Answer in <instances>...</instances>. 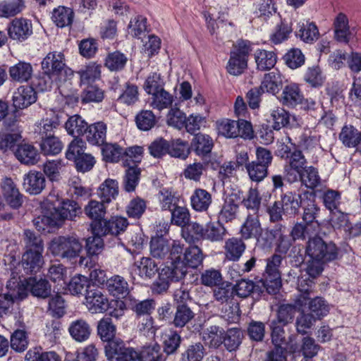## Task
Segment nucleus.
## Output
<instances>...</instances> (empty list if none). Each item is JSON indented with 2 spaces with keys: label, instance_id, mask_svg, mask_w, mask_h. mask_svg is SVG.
I'll use <instances>...</instances> for the list:
<instances>
[{
  "label": "nucleus",
  "instance_id": "obj_13",
  "mask_svg": "<svg viewBox=\"0 0 361 361\" xmlns=\"http://www.w3.org/2000/svg\"><path fill=\"white\" fill-rule=\"evenodd\" d=\"M307 160L300 150L295 147V172L299 174L301 183L307 188L314 190L320 183L317 170L313 166H307Z\"/></svg>",
  "mask_w": 361,
  "mask_h": 361
},
{
  "label": "nucleus",
  "instance_id": "obj_48",
  "mask_svg": "<svg viewBox=\"0 0 361 361\" xmlns=\"http://www.w3.org/2000/svg\"><path fill=\"white\" fill-rule=\"evenodd\" d=\"M157 196L163 211H171L179 204L180 197L169 188H161Z\"/></svg>",
  "mask_w": 361,
  "mask_h": 361
},
{
  "label": "nucleus",
  "instance_id": "obj_30",
  "mask_svg": "<svg viewBox=\"0 0 361 361\" xmlns=\"http://www.w3.org/2000/svg\"><path fill=\"white\" fill-rule=\"evenodd\" d=\"M64 81L44 71L39 73L32 80V87L39 92L50 91L54 87H59Z\"/></svg>",
  "mask_w": 361,
  "mask_h": 361
},
{
  "label": "nucleus",
  "instance_id": "obj_20",
  "mask_svg": "<svg viewBox=\"0 0 361 361\" xmlns=\"http://www.w3.org/2000/svg\"><path fill=\"white\" fill-rule=\"evenodd\" d=\"M54 212L62 226L65 221H75L82 214V209L77 202L67 199L54 208Z\"/></svg>",
  "mask_w": 361,
  "mask_h": 361
},
{
  "label": "nucleus",
  "instance_id": "obj_43",
  "mask_svg": "<svg viewBox=\"0 0 361 361\" xmlns=\"http://www.w3.org/2000/svg\"><path fill=\"white\" fill-rule=\"evenodd\" d=\"M204 226L197 223H188L181 228L182 237L190 244L204 240Z\"/></svg>",
  "mask_w": 361,
  "mask_h": 361
},
{
  "label": "nucleus",
  "instance_id": "obj_8",
  "mask_svg": "<svg viewBox=\"0 0 361 361\" xmlns=\"http://www.w3.org/2000/svg\"><path fill=\"white\" fill-rule=\"evenodd\" d=\"M82 247L80 241L73 237L59 236L54 238L49 245V250L53 255L68 259L78 257Z\"/></svg>",
  "mask_w": 361,
  "mask_h": 361
},
{
  "label": "nucleus",
  "instance_id": "obj_18",
  "mask_svg": "<svg viewBox=\"0 0 361 361\" xmlns=\"http://www.w3.org/2000/svg\"><path fill=\"white\" fill-rule=\"evenodd\" d=\"M175 242H179V240H168L162 235L154 236L151 238L149 243L150 254L153 257L158 259H164L167 257L166 264H171V254Z\"/></svg>",
  "mask_w": 361,
  "mask_h": 361
},
{
  "label": "nucleus",
  "instance_id": "obj_63",
  "mask_svg": "<svg viewBox=\"0 0 361 361\" xmlns=\"http://www.w3.org/2000/svg\"><path fill=\"white\" fill-rule=\"evenodd\" d=\"M143 147L137 145L123 148V165L124 167L137 166L142 159Z\"/></svg>",
  "mask_w": 361,
  "mask_h": 361
},
{
  "label": "nucleus",
  "instance_id": "obj_36",
  "mask_svg": "<svg viewBox=\"0 0 361 361\" xmlns=\"http://www.w3.org/2000/svg\"><path fill=\"white\" fill-rule=\"evenodd\" d=\"M106 287L109 293L116 298H126L130 293L128 282L119 275L109 279L106 281Z\"/></svg>",
  "mask_w": 361,
  "mask_h": 361
},
{
  "label": "nucleus",
  "instance_id": "obj_57",
  "mask_svg": "<svg viewBox=\"0 0 361 361\" xmlns=\"http://www.w3.org/2000/svg\"><path fill=\"white\" fill-rule=\"evenodd\" d=\"M128 62V57L119 51H115L108 54L106 56L104 65L112 72L123 71Z\"/></svg>",
  "mask_w": 361,
  "mask_h": 361
},
{
  "label": "nucleus",
  "instance_id": "obj_4",
  "mask_svg": "<svg viewBox=\"0 0 361 361\" xmlns=\"http://www.w3.org/2000/svg\"><path fill=\"white\" fill-rule=\"evenodd\" d=\"M171 257L172 262L170 265L176 271L177 277L183 278L185 276L188 268L198 267L204 258L202 250L199 247H185L180 241L174 243Z\"/></svg>",
  "mask_w": 361,
  "mask_h": 361
},
{
  "label": "nucleus",
  "instance_id": "obj_34",
  "mask_svg": "<svg viewBox=\"0 0 361 361\" xmlns=\"http://www.w3.org/2000/svg\"><path fill=\"white\" fill-rule=\"evenodd\" d=\"M283 231V229L281 231V224L275 225L274 228L271 229L262 228V231H260L256 237L257 245L263 250L271 248L277 238V235H282L280 232Z\"/></svg>",
  "mask_w": 361,
  "mask_h": 361
},
{
  "label": "nucleus",
  "instance_id": "obj_37",
  "mask_svg": "<svg viewBox=\"0 0 361 361\" xmlns=\"http://www.w3.org/2000/svg\"><path fill=\"white\" fill-rule=\"evenodd\" d=\"M312 293L313 291L311 293L310 299L307 301L306 305L302 307L295 308V310L296 309L300 310L308 304V310L310 312V314L317 319H321L329 313V305L322 297L316 296L312 298L311 297L313 295Z\"/></svg>",
  "mask_w": 361,
  "mask_h": 361
},
{
  "label": "nucleus",
  "instance_id": "obj_12",
  "mask_svg": "<svg viewBox=\"0 0 361 361\" xmlns=\"http://www.w3.org/2000/svg\"><path fill=\"white\" fill-rule=\"evenodd\" d=\"M281 261V256L276 254L267 259L262 282L269 294H276L281 286V274L279 270Z\"/></svg>",
  "mask_w": 361,
  "mask_h": 361
},
{
  "label": "nucleus",
  "instance_id": "obj_19",
  "mask_svg": "<svg viewBox=\"0 0 361 361\" xmlns=\"http://www.w3.org/2000/svg\"><path fill=\"white\" fill-rule=\"evenodd\" d=\"M85 304L92 313H104L108 301L107 296L98 287L92 285L85 294Z\"/></svg>",
  "mask_w": 361,
  "mask_h": 361
},
{
  "label": "nucleus",
  "instance_id": "obj_44",
  "mask_svg": "<svg viewBox=\"0 0 361 361\" xmlns=\"http://www.w3.org/2000/svg\"><path fill=\"white\" fill-rule=\"evenodd\" d=\"M226 233V228L220 221H210L204 226V240L212 243L221 242L224 239Z\"/></svg>",
  "mask_w": 361,
  "mask_h": 361
},
{
  "label": "nucleus",
  "instance_id": "obj_29",
  "mask_svg": "<svg viewBox=\"0 0 361 361\" xmlns=\"http://www.w3.org/2000/svg\"><path fill=\"white\" fill-rule=\"evenodd\" d=\"M16 159L22 164L34 165L39 159V154L37 149L32 145L20 143L14 152Z\"/></svg>",
  "mask_w": 361,
  "mask_h": 361
},
{
  "label": "nucleus",
  "instance_id": "obj_54",
  "mask_svg": "<svg viewBox=\"0 0 361 361\" xmlns=\"http://www.w3.org/2000/svg\"><path fill=\"white\" fill-rule=\"evenodd\" d=\"M139 271V276L144 279H149L159 274V267L156 262L150 257H142L140 261L135 262Z\"/></svg>",
  "mask_w": 361,
  "mask_h": 361
},
{
  "label": "nucleus",
  "instance_id": "obj_5",
  "mask_svg": "<svg viewBox=\"0 0 361 361\" xmlns=\"http://www.w3.org/2000/svg\"><path fill=\"white\" fill-rule=\"evenodd\" d=\"M25 242L27 251L22 257V265L26 274L37 273L43 264V241L30 230H25Z\"/></svg>",
  "mask_w": 361,
  "mask_h": 361
},
{
  "label": "nucleus",
  "instance_id": "obj_32",
  "mask_svg": "<svg viewBox=\"0 0 361 361\" xmlns=\"http://www.w3.org/2000/svg\"><path fill=\"white\" fill-rule=\"evenodd\" d=\"M75 13L71 8L59 6L51 12V20L59 28L71 26L73 23Z\"/></svg>",
  "mask_w": 361,
  "mask_h": 361
},
{
  "label": "nucleus",
  "instance_id": "obj_61",
  "mask_svg": "<svg viewBox=\"0 0 361 361\" xmlns=\"http://www.w3.org/2000/svg\"><path fill=\"white\" fill-rule=\"evenodd\" d=\"M255 59L257 69L260 71L270 70L276 63V54L264 49H258L255 54Z\"/></svg>",
  "mask_w": 361,
  "mask_h": 361
},
{
  "label": "nucleus",
  "instance_id": "obj_46",
  "mask_svg": "<svg viewBox=\"0 0 361 361\" xmlns=\"http://www.w3.org/2000/svg\"><path fill=\"white\" fill-rule=\"evenodd\" d=\"M68 331L74 340L78 342H83L89 338L91 329L86 321L78 319L71 324Z\"/></svg>",
  "mask_w": 361,
  "mask_h": 361
},
{
  "label": "nucleus",
  "instance_id": "obj_10",
  "mask_svg": "<svg viewBox=\"0 0 361 361\" xmlns=\"http://www.w3.org/2000/svg\"><path fill=\"white\" fill-rule=\"evenodd\" d=\"M126 228H113V231H105L104 233H95L92 230V235L86 240V249L87 252V257H81L79 261L80 265L87 267L89 262L94 261V257L99 255L104 250V242L103 237L106 235L116 236L124 232Z\"/></svg>",
  "mask_w": 361,
  "mask_h": 361
},
{
  "label": "nucleus",
  "instance_id": "obj_31",
  "mask_svg": "<svg viewBox=\"0 0 361 361\" xmlns=\"http://www.w3.org/2000/svg\"><path fill=\"white\" fill-rule=\"evenodd\" d=\"M334 27L335 39L338 42L348 43L351 33L347 16L339 13L334 20Z\"/></svg>",
  "mask_w": 361,
  "mask_h": 361
},
{
  "label": "nucleus",
  "instance_id": "obj_41",
  "mask_svg": "<svg viewBox=\"0 0 361 361\" xmlns=\"http://www.w3.org/2000/svg\"><path fill=\"white\" fill-rule=\"evenodd\" d=\"M11 78L16 82H24L28 81L32 75L33 69L30 63L19 61L9 68Z\"/></svg>",
  "mask_w": 361,
  "mask_h": 361
},
{
  "label": "nucleus",
  "instance_id": "obj_1",
  "mask_svg": "<svg viewBox=\"0 0 361 361\" xmlns=\"http://www.w3.org/2000/svg\"><path fill=\"white\" fill-rule=\"evenodd\" d=\"M315 197L313 190H305L295 200L298 206L295 207V216H297L298 221L302 219L295 224V240L309 237L305 251L308 258L331 262L338 258L340 251L336 244L331 241L326 243L318 236L310 237L317 233L319 228V224L316 220L319 208L315 203Z\"/></svg>",
  "mask_w": 361,
  "mask_h": 361
},
{
  "label": "nucleus",
  "instance_id": "obj_3",
  "mask_svg": "<svg viewBox=\"0 0 361 361\" xmlns=\"http://www.w3.org/2000/svg\"><path fill=\"white\" fill-rule=\"evenodd\" d=\"M85 214L92 219L90 227L95 233H104L105 231H113V228H126L129 225L126 218L119 216L104 219L106 207L103 202L90 200L84 208Z\"/></svg>",
  "mask_w": 361,
  "mask_h": 361
},
{
  "label": "nucleus",
  "instance_id": "obj_7",
  "mask_svg": "<svg viewBox=\"0 0 361 361\" xmlns=\"http://www.w3.org/2000/svg\"><path fill=\"white\" fill-rule=\"evenodd\" d=\"M271 152L262 147L256 149V159L246 164L249 178L253 182L259 183L268 175V169L271 164Z\"/></svg>",
  "mask_w": 361,
  "mask_h": 361
},
{
  "label": "nucleus",
  "instance_id": "obj_52",
  "mask_svg": "<svg viewBox=\"0 0 361 361\" xmlns=\"http://www.w3.org/2000/svg\"><path fill=\"white\" fill-rule=\"evenodd\" d=\"M141 169L137 166L127 167L123 178V188L127 192H134L138 185Z\"/></svg>",
  "mask_w": 361,
  "mask_h": 361
},
{
  "label": "nucleus",
  "instance_id": "obj_24",
  "mask_svg": "<svg viewBox=\"0 0 361 361\" xmlns=\"http://www.w3.org/2000/svg\"><path fill=\"white\" fill-rule=\"evenodd\" d=\"M341 143L348 148L361 152V131L353 125H344L338 135Z\"/></svg>",
  "mask_w": 361,
  "mask_h": 361
},
{
  "label": "nucleus",
  "instance_id": "obj_27",
  "mask_svg": "<svg viewBox=\"0 0 361 361\" xmlns=\"http://www.w3.org/2000/svg\"><path fill=\"white\" fill-rule=\"evenodd\" d=\"M45 178L42 172L30 171L25 175L24 188L30 195H38L45 188Z\"/></svg>",
  "mask_w": 361,
  "mask_h": 361
},
{
  "label": "nucleus",
  "instance_id": "obj_53",
  "mask_svg": "<svg viewBox=\"0 0 361 361\" xmlns=\"http://www.w3.org/2000/svg\"><path fill=\"white\" fill-rule=\"evenodd\" d=\"M276 154L283 159H288V165L285 166L283 173H286L285 179L289 183H292L293 182V152H291L288 145L281 142L278 145Z\"/></svg>",
  "mask_w": 361,
  "mask_h": 361
},
{
  "label": "nucleus",
  "instance_id": "obj_35",
  "mask_svg": "<svg viewBox=\"0 0 361 361\" xmlns=\"http://www.w3.org/2000/svg\"><path fill=\"white\" fill-rule=\"evenodd\" d=\"M282 85V75L278 70L275 69L264 74L260 87L264 92L276 94L281 89Z\"/></svg>",
  "mask_w": 361,
  "mask_h": 361
},
{
  "label": "nucleus",
  "instance_id": "obj_11",
  "mask_svg": "<svg viewBox=\"0 0 361 361\" xmlns=\"http://www.w3.org/2000/svg\"><path fill=\"white\" fill-rule=\"evenodd\" d=\"M23 284H20L16 278H11L7 283L6 288L0 293V314H6L13 307L16 300H23L26 298Z\"/></svg>",
  "mask_w": 361,
  "mask_h": 361
},
{
  "label": "nucleus",
  "instance_id": "obj_25",
  "mask_svg": "<svg viewBox=\"0 0 361 361\" xmlns=\"http://www.w3.org/2000/svg\"><path fill=\"white\" fill-rule=\"evenodd\" d=\"M107 126L102 121L87 125L85 137L89 144L94 146H102L106 142Z\"/></svg>",
  "mask_w": 361,
  "mask_h": 361
},
{
  "label": "nucleus",
  "instance_id": "obj_22",
  "mask_svg": "<svg viewBox=\"0 0 361 361\" xmlns=\"http://www.w3.org/2000/svg\"><path fill=\"white\" fill-rule=\"evenodd\" d=\"M37 99V92L33 87L22 85L14 91L12 102L16 109H24L34 104Z\"/></svg>",
  "mask_w": 361,
  "mask_h": 361
},
{
  "label": "nucleus",
  "instance_id": "obj_38",
  "mask_svg": "<svg viewBox=\"0 0 361 361\" xmlns=\"http://www.w3.org/2000/svg\"><path fill=\"white\" fill-rule=\"evenodd\" d=\"M298 31L295 33V36L299 37L305 43L312 44L319 38V29L314 22H300L298 23Z\"/></svg>",
  "mask_w": 361,
  "mask_h": 361
},
{
  "label": "nucleus",
  "instance_id": "obj_47",
  "mask_svg": "<svg viewBox=\"0 0 361 361\" xmlns=\"http://www.w3.org/2000/svg\"><path fill=\"white\" fill-rule=\"evenodd\" d=\"M118 194V183L114 179L107 178L99 186L98 195L104 203H109Z\"/></svg>",
  "mask_w": 361,
  "mask_h": 361
},
{
  "label": "nucleus",
  "instance_id": "obj_62",
  "mask_svg": "<svg viewBox=\"0 0 361 361\" xmlns=\"http://www.w3.org/2000/svg\"><path fill=\"white\" fill-rule=\"evenodd\" d=\"M243 334L239 328H231L224 331L223 343L228 351L235 350L241 344Z\"/></svg>",
  "mask_w": 361,
  "mask_h": 361
},
{
  "label": "nucleus",
  "instance_id": "obj_17",
  "mask_svg": "<svg viewBox=\"0 0 361 361\" xmlns=\"http://www.w3.org/2000/svg\"><path fill=\"white\" fill-rule=\"evenodd\" d=\"M64 116V113L61 111H49L46 117L35 126V133L38 134L40 140L54 135V130L59 126Z\"/></svg>",
  "mask_w": 361,
  "mask_h": 361
},
{
  "label": "nucleus",
  "instance_id": "obj_9",
  "mask_svg": "<svg viewBox=\"0 0 361 361\" xmlns=\"http://www.w3.org/2000/svg\"><path fill=\"white\" fill-rule=\"evenodd\" d=\"M42 71L66 81L73 75V72L66 66L64 55L61 52L47 54L41 62Z\"/></svg>",
  "mask_w": 361,
  "mask_h": 361
},
{
  "label": "nucleus",
  "instance_id": "obj_60",
  "mask_svg": "<svg viewBox=\"0 0 361 361\" xmlns=\"http://www.w3.org/2000/svg\"><path fill=\"white\" fill-rule=\"evenodd\" d=\"M164 77L159 73L153 72L146 78L143 84V90L147 94L152 95L164 89Z\"/></svg>",
  "mask_w": 361,
  "mask_h": 361
},
{
  "label": "nucleus",
  "instance_id": "obj_21",
  "mask_svg": "<svg viewBox=\"0 0 361 361\" xmlns=\"http://www.w3.org/2000/svg\"><path fill=\"white\" fill-rule=\"evenodd\" d=\"M183 279L182 276L177 277L176 271L170 264H166L159 272L158 279L152 285V293L162 294L169 289L171 281H179Z\"/></svg>",
  "mask_w": 361,
  "mask_h": 361
},
{
  "label": "nucleus",
  "instance_id": "obj_59",
  "mask_svg": "<svg viewBox=\"0 0 361 361\" xmlns=\"http://www.w3.org/2000/svg\"><path fill=\"white\" fill-rule=\"evenodd\" d=\"M102 146V154L103 159L109 163L123 161V148L117 143H106Z\"/></svg>",
  "mask_w": 361,
  "mask_h": 361
},
{
  "label": "nucleus",
  "instance_id": "obj_49",
  "mask_svg": "<svg viewBox=\"0 0 361 361\" xmlns=\"http://www.w3.org/2000/svg\"><path fill=\"white\" fill-rule=\"evenodd\" d=\"M192 207L197 212H205L212 203L211 194L204 189H196L190 197Z\"/></svg>",
  "mask_w": 361,
  "mask_h": 361
},
{
  "label": "nucleus",
  "instance_id": "obj_51",
  "mask_svg": "<svg viewBox=\"0 0 361 361\" xmlns=\"http://www.w3.org/2000/svg\"><path fill=\"white\" fill-rule=\"evenodd\" d=\"M224 331L218 326H211L202 331V338L210 347L216 348L223 343Z\"/></svg>",
  "mask_w": 361,
  "mask_h": 361
},
{
  "label": "nucleus",
  "instance_id": "obj_50",
  "mask_svg": "<svg viewBox=\"0 0 361 361\" xmlns=\"http://www.w3.org/2000/svg\"><path fill=\"white\" fill-rule=\"evenodd\" d=\"M150 106L159 111L171 108L174 97L169 92L163 89L151 95Z\"/></svg>",
  "mask_w": 361,
  "mask_h": 361
},
{
  "label": "nucleus",
  "instance_id": "obj_26",
  "mask_svg": "<svg viewBox=\"0 0 361 361\" xmlns=\"http://www.w3.org/2000/svg\"><path fill=\"white\" fill-rule=\"evenodd\" d=\"M279 324L276 320H272L270 322V328L271 329V341L274 346H283L291 348L293 347L292 341L293 334L286 332L284 327L288 330V326H283Z\"/></svg>",
  "mask_w": 361,
  "mask_h": 361
},
{
  "label": "nucleus",
  "instance_id": "obj_45",
  "mask_svg": "<svg viewBox=\"0 0 361 361\" xmlns=\"http://www.w3.org/2000/svg\"><path fill=\"white\" fill-rule=\"evenodd\" d=\"M87 123L79 115L70 116L65 123V128L68 135L75 138L85 135Z\"/></svg>",
  "mask_w": 361,
  "mask_h": 361
},
{
  "label": "nucleus",
  "instance_id": "obj_56",
  "mask_svg": "<svg viewBox=\"0 0 361 361\" xmlns=\"http://www.w3.org/2000/svg\"><path fill=\"white\" fill-rule=\"evenodd\" d=\"M127 345L120 338H116L104 345L105 355L109 361H120Z\"/></svg>",
  "mask_w": 361,
  "mask_h": 361
},
{
  "label": "nucleus",
  "instance_id": "obj_39",
  "mask_svg": "<svg viewBox=\"0 0 361 361\" xmlns=\"http://www.w3.org/2000/svg\"><path fill=\"white\" fill-rule=\"evenodd\" d=\"M33 224L37 231L44 234L52 233L61 226L55 212L51 213V216L43 214L37 216L34 219Z\"/></svg>",
  "mask_w": 361,
  "mask_h": 361
},
{
  "label": "nucleus",
  "instance_id": "obj_64",
  "mask_svg": "<svg viewBox=\"0 0 361 361\" xmlns=\"http://www.w3.org/2000/svg\"><path fill=\"white\" fill-rule=\"evenodd\" d=\"M206 355V349L201 343H195L188 347L181 353L180 361H202Z\"/></svg>",
  "mask_w": 361,
  "mask_h": 361
},
{
  "label": "nucleus",
  "instance_id": "obj_15",
  "mask_svg": "<svg viewBox=\"0 0 361 361\" xmlns=\"http://www.w3.org/2000/svg\"><path fill=\"white\" fill-rule=\"evenodd\" d=\"M130 308L138 320L140 331H149L153 326V319L151 313L155 308V302L152 299L144 300H133L130 301Z\"/></svg>",
  "mask_w": 361,
  "mask_h": 361
},
{
  "label": "nucleus",
  "instance_id": "obj_28",
  "mask_svg": "<svg viewBox=\"0 0 361 361\" xmlns=\"http://www.w3.org/2000/svg\"><path fill=\"white\" fill-rule=\"evenodd\" d=\"M242 238L232 237L225 241L224 246L226 259L232 262H238L246 249V245Z\"/></svg>",
  "mask_w": 361,
  "mask_h": 361
},
{
  "label": "nucleus",
  "instance_id": "obj_58",
  "mask_svg": "<svg viewBox=\"0 0 361 361\" xmlns=\"http://www.w3.org/2000/svg\"><path fill=\"white\" fill-rule=\"evenodd\" d=\"M23 0H4L0 2V17L11 18L20 13L25 8Z\"/></svg>",
  "mask_w": 361,
  "mask_h": 361
},
{
  "label": "nucleus",
  "instance_id": "obj_16",
  "mask_svg": "<svg viewBox=\"0 0 361 361\" xmlns=\"http://www.w3.org/2000/svg\"><path fill=\"white\" fill-rule=\"evenodd\" d=\"M6 31L11 40L18 43L24 42L33 34L32 21L22 17L15 18L8 23Z\"/></svg>",
  "mask_w": 361,
  "mask_h": 361
},
{
  "label": "nucleus",
  "instance_id": "obj_42",
  "mask_svg": "<svg viewBox=\"0 0 361 361\" xmlns=\"http://www.w3.org/2000/svg\"><path fill=\"white\" fill-rule=\"evenodd\" d=\"M22 136L19 132L14 130H2L0 132V150L3 152L11 151L14 153L18 145H20Z\"/></svg>",
  "mask_w": 361,
  "mask_h": 361
},
{
  "label": "nucleus",
  "instance_id": "obj_2",
  "mask_svg": "<svg viewBox=\"0 0 361 361\" xmlns=\"http://www.w3.org/2000/svg\"><path fill=\"white\" fill-rule=\"evenodd\" d=\"M306 257L302 254L295 256V267L305 271V274L298 277V294L295 298V309L306 305L314 286V279L322 273V264L325 262L310 258L305 262Z\"/></svg>",
  "mask_w": 361,
  "mask_h": 361
},
{
  "label": "nucleus",
  "instance_id": "obj_33",
  "mask_svg": "<svg viewBox=\"0 0 361 361\" xmlns=\"http://www.w3.org/2000/svg\"><path fill=\"white\" fill-rule=\"evenodd\" d=\"M214 142L212 137L205 134H195L190 142V149H192L197 156H207L213 148Z\"/></svg>",
  "mask_w": 361,
  "mask_h": 361
},
{
  "label": "nucleus",
  "instance_id": "obj_14",
  "mask_svg": "<svg viewBox=\"0 0 361 361\" xmlns=\"http://www.w3.org/2000/svg\"><path fill=\"white\" fill-rule=\"evenodd\" d=\"M251 51L248 41H240L236 49L231 51L226 69L233 75H239L243 73L247 65V58Z\"/></svg>",
  "mask_w": 361,
  "mask_h": 361
},
{
  "label": "nucleus",
  "instance_id": "obj_23",
  "mask_svg": "<svg viewBox=\"0 0 361 361\" xmlns=\"http://www.w3.org/2000/svg\"><path fill=\"white\" fill-rule=\"evenodd\" d=\"M18 281L20 284H23L25 291L30 290L31 293L35 297L47 298L51 295V285L46 279H37L36 277H30L25 279L24 282ZM25 293H27V292Z\"/></svg>",
  "mask_w": 361,
  "mask_h": 361
},
{
  "label": "nucleus",
  "instance_id": "obj_6",
  "mask_svg": "<svg viewBox=\"0 0 361 361\" xmlns=\"http://www.w3.org/2000/svg\"><path fill=\"white\" fill-rule=\"evenodd\" d=\"M216 124L219 136L230 139L240 137L244 140H251L254 137L252 126L246 120L223 118L217 121Z\"/></svg>",
  "mask_w": 361,
  "mask_h": 361
},
{
  "label": "nucleus",
  "instance_id": "obj_40",
  "mask_svg": "<svg viewBox=\"0 0 361 361\" xmlns=\"http://www.w3.org/2000/svg\"><path fill=\"white\" fill-rule=\"evenodd\" d=\"M260 231H262V227L258 216L255 214H248L240 227L241 238L244 240L256 238Z\"/></svg>",
  "mask_w": 361,
  "mask_h": 361
},
{
  "label": "nucleus",
  "instance_id": "obj_55",
  "mask_svg": "<svg viewBox=\"0 0 361 361\" xmlns=\"http://www.w3.org/2000/svg\"><path fill=\"white\" fill-rule=\"evenodd\" d=\"M116 327L113 324L111 317H104L101 319L97 324V334L101 340L109 343L115 338Z\"/></svg>",
  "mask_w": 361,
  "mask_h": 361
}]
</instances>
